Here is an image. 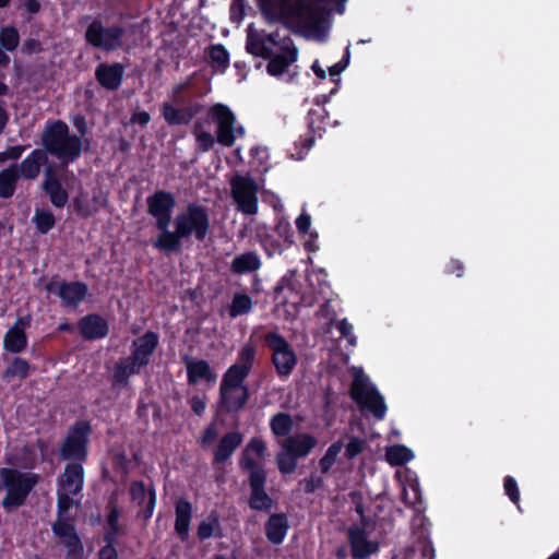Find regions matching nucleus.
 <instances>
[{
  "label": "nucleus",
  "instance_id": "nucleus-55",
  "mask_svg": "<svg viewBox=\"0 0 559 559\" xmlns=\"http://www.w3.org/2000/svg\"><path fill=\"white\" fill-rule=\"evenodd\" d=\"M503 488L509 499L514 504H518L520 502V490L515 478L510 475L506 476L503 479Z\"/></svg>",
  "mask_w": 559,
  "mask_h": 559
},
{
  "label": "nucleus",
  "instance_id": "nucleus-14",
  "mask_svg": "<svg viewBox=\"0 0 559 559\" xmlns=\"http://www.w3.org/2000/svg\"><path fill=\"white\" fill-rule=\"evenodd\" d=\"M147 212L155 219V226L159 233H165L171 222V213L176 206V198L171 192L157 190L147 200Z\"/></svg>",
  "mask_w": 559,
  "mask_h": 559
},
{
  "label": "nucleus",
  "instance_id": "nucleus-44",
  "mask_svg": "<svg viewBox=\"0 0 559 559\" xmlns=\"http://www.w3.org/2000/svg\"><path fill=\"white\" fill-rule=\"evenodd\" d=\"M38 233L48 234L56 225V217L50 210L36 209L32 218Z\"/></svg>",
  "mask_w": 559,
  "mask_h": 559
},
{
  "label": "nucleus",
  "instance_id": "nucleus-3",
  "mask_svg": "<svg viewBox=\"0 0 559 559\" xmlns=\"http://www.w3.org/2000/svg\"><path fill=\"white\" fill-rule=\"evenodd\" d=\"M40 144L46 155L50 154L57 157L60 167L64 169L81 156L83 150L88 151L91 140L81 139L71 133L68 124L63 120L57 119L46 122L40 134Z\"/></svg>",
  "mask_w": 559,
  "mask_h": 559
},
{
  "label": "nucleus",
  "instance_id": "nucleus-57",
  "mask_svg": "<svg viewBox=\"0 0 559 559\" xmlns=\"http://www.w3.org/2000/svg\"><path fill=\"white\" fill-rule=\"evenodd\" d=\"M71 495L72 493H68L67 491L58 493V499H57V513H58V518H57V520L66 519L64 514L72 507V503H73Z\"/></svg>",
  "mask_w": 559,
  "mask_h": 559
},
{
  "label": "nucleus",
  "instance_id": "nucleus-53",
  "mask_svg": "<svg viewBox=\"0 0 559 559\" xmlns=\"http://www.w3.org/2000/svg\"><path fill=\"white\" fill-rule=\"evenodd\" d=\"M188 404L193 414L202 416L207 405V396L204 392L197 393L188 399Z\"/></svg>",
  "mask_w": 559,
  "mask_h": 559
},
{
  "label": "nucleus",
  "instance_id": "nucleus-23",
  "mask_svg": "<svg viewBox=\"0 0 559 559\" xmlns=\"http://www.w3.org/2000/svg\"><path fill=\"white\" fill-rule=\"evenodd\" d=\"M78 329L81 336L86 341L100 340L109 333L107 320L98 313H88L80 318Z\"/></svg>",
  "mask_w": 559,
  "mask_h": 559
},
{
  "label": "nucleus",
  "instance_id": "nucleus-15",
  "mask_svg": "<svg viewBox=\"0 0 559 559\" xmlns=\"http://www.w3.org/2000/svg\"><path fill=\"white\" fill-rule=\"evenodd\" d=\"M329 112L325 108L309 109L307 114V133L299 138L296 148L301 147L297 153V159H302L304 155L313 146L316 138H321L325 132L326 119Z\"/></svg>",
  "mask_w": 559,
  "mask_h": 559
},
{
  "label": "nucleus",
  "instance_id": "nucleus-19",
  "mask_svg": "<svg viewBox=\"0 0 559 559\" xmlns=\"http://www.w3.org/2000/svg\"><path fill=\"white\" fill-rule=\"evenodd\" d=\"M181 362L186 367L187 381L189 385H197L200 382L214 384L217 373L205 359H193L189 355L181 356Z\"/></svg>",
  "mask_w": 559,
  "mask_h": 559
},
{
  "label": "nucleus",
  "instance_id": "nucleus-54",
  "mask_svg": "<svg viewBox=\"0 0 559 559\" xmlns=\"http://www.w3.org/2000/svg\"><path fill=\"white\" fill-rule=\"evenodd\" d=\"M366 441L358 437H350L345 447V456L347 460H353L365 450Z\"/></svg>",
  "mask_w": 559,
  "mask_h": 559
},
{
  "label": "nucleus",
  "instance_id": "nucleus-48",
  "mask_svg": "<svg viewBox=\"0 0 559 559\" xmlns=\"http://www.w3.org/2000/svg\"><path fill=\"white\" fill-rule=\"evenodd\" d=\"M198 151L206 153L213 148L216 139L209 132L202 130V123L197 121L193 128Z\"/></svg>",
  "mask_w": 559,
  "mask_h": 559
},
{
  "label": "nucleus",
  "instance_id": "nucleus-49",
  "mask_svg": "<svg viewBox=\"0 0 559 559\" xmlns=\"http://www.w3.org/2000/svg\"><path fill=\"white\" fill-rule=\"evenodd\" d=\"M272 231L287 245V248L292 247L293 230L290 223L284 216H277L275 219V227Z\"/></svg>",
  "mask_w": 559,
  "mask_h": 559
},
{
  "label": "nucleus",
  "instance_id": "nucleus-26",
  "mask_svg": "<svg viewBox=\"0 0 559 559\" xmlns=\"http://www.w3.org/2000/svg\"><path fill=\"white\" fill-rule=\"evenodd\" d=\"M242 441L243 436L239 431L234 430L224 433L213 451V465L226 463L241 445Z\"/></svg>",
  "mask_w": 559,
  "mask_h": 559
},
{
  "label": "nucleus",
  "instance_id": "nucleus-64",
  "mask_svg": "<svg viewBox=\"0 0 559 559\" xmlns=\"http://www.w3.org/2000/svg\"><path fill=\"white\" fill-rule=\"evenodd\" d=\"M98 559H118V550L115 543H105L98 550Z\"/></svg>",
  "mask_w": 559,
  "mask_h": 559
},
{
  "label": "nucleus",
  "instance_id": "nucleus-12",
  "mask_svg": "<svg viewBox=\"0 0 559 559\" xmlns=\"http://www.w3.org/2000/svg\"><path fill=\"white\" fill-rule=\"evenodd\" d=\"M230 188L231 198L239 212L245 215L258 213L259 186L254 179L249 176L237 175L230 180Z\"/></svg>",
  "mask_w": 559,
  "mask_h": 559
},
{
  "label": "nucleus",
  "instance_id": "nucleus-47",
  "mask_svg": "<svg viewBox=\"0 0 559 559\" xmlns=\"http://www.w3.org/2000/svg\"><path fill=\"white\" fill-rule=\"evenodd\" d=\"M44 192L49 197L51 204L57 209H63L69 201V193L62 187L61 182L43 188Z\"/></svg>",
  "mask_w": 559,
  "mask_h": 559
},
{
  "label": "nucleus",
  "instance_id": "nucleus-25",
  "mask_svg": "<svg viewBox=\"0 0 559 559\" xmlns=\"http://www.w3.org/2000/svg\"><path fill=\"white\" fill-rule=\"evenodd\" d=\"M29 323V319L17 318L14 324L9 328L3 337V348L12 354L22 353L27 346V334L25 326Z\"/></svg>",
  "mask_w": 559,
  "mask_h": 559
},
{
  "label": "nucleus",
  "instance_id": "nucleus-62",
  "mask_svg": "<svg viewBox=\"0 0 559 559\" xmlns=\"http://www.w3.org/2000/svg\"><path fill=\"white\" fill-rule=\"evenodd\" d=\"M349 47H346L345 55L343 56V58L338 62L329 68V73L333 80L334 78L338 79L340 74L347 68L349 63Z\"/></svg>",
  "mask_w": 559,
  "mask_h": 559
},
{
  "label": "nucleus",
  "instance_id": "nucleus-11",
  "mask_svg": "<svg viewBox=\"0 0 559 559\" xmlns=\"http://www.w3.org/2000/svg\"><path fill=\"white\" fill-rule=\"evenodd\" d=\"M247 465L250 468V474H247L250 488L249 507L254 511L269 512L274 506V500L266 492V468H262L253 462H248Z\"/></svg>",
  "mask_w": 559,
  "mask_h": 559
},
{
  "label": "nucleus",
  "instance_id": "nucleus-42",
  "mask_svg": "<svg viewBox=\"0 0 559 559\" xmlns=\"http://www.w3.org/2000/svg\"><path fill=\"white\" fill-rule=\"evenodd\" d=\"M29 362L22 357H14L12 361L4 369L2 379L4 381H10L11 379L17 377L20 379H25L29 373Z\"/></svg>",
  "mask_w": 559,
  "mask_h": 559
},
{
  "label": "nucleus",
  "instance_id": "nucleus-51",
  "mask_svg": "<svg viewBox=\"0 0 559 559\" xmlns=\"http://www.w3.org/2000/svg\"><path fill=\"white\" fill-rule=\"evenodd\" d=\"M148 488L142 480H134L131 483L129 493L133 502L138 506H142L146 499Z\"/></svg>",
  "mask_w": 559,
  "mask_h": 559
},
{
  "label": "nucleus",
  "instance_id": "nucleus-30",
  "mask_svg": "<svg viewBox=\"0 0 559 559\" xmlns=\"http://www.w3.org/2000/svg\"><path fill=\"white\" fill-rule=\"evenodd\" d=\"M265 451L266 444L261 438H251L239 457L238 465L240 469L246 474H250V468H248L247 465L248 462H253L255 465L265 468V465L262 462Z\"/></svg>",
  "mask_w": 559,
  "mask_h": 559
},
{
  "label": "nucleus",
  "instance_id": "nucleus-37",
  "mask_svg": "<svg viewBox=\"0 0 559 559\" xmlns=\"http://www.w3.org/2000/svg\"><path fill=\"white\" fill-rule=\"evenodd\" d=\"M197 535L199 540L203 542L213 536L222 538L224 536L219 522V515L216 511H212L207 515V520L201 521L198 525Z\"/></svg>",
  "mask_w": 559,
  "mask_h": 559
},
{
  "label": "nucleus",
  "instance_id": "nucleus-22",
  "mask_svg": "<svg viewBox=\"0 0 559 559\" xmlns=\"http://www.w3.org/2000/svg\"><path fill=\"white\" fill-rule=\"evenodd\" d=\"M298 59V48L289 39V44L282 46L280 53L272 51V57L267 58L266 72L274 78L283 75L288 68Z\"/></svg>",
  "mask_w": 559,
  "mask_h": 559
},
{
  "label": "nucleus",
  "instance_id": "nucleus-27",
  "mask_svg": "<svg viewBox=\"0 0 559 559\" xmlns=\"http://www.w3.org/2000/svg\"><path fill=\"white\" fill-rule=\"evenodd\" d=\"M84 463L69 462L59 477L58 483L60 488L68 493L78 495L82 491L84 486Z\"/></svg>",
  "mask_w": 559,
  "mask_h": 559
},
{
  "label": "nucleus",
  "instance_id": "nucleus-13",
  "mask_svg": "<svg viewBox=\"0 0 559 559\" xmlns=\"http://www.w3.org/2000/svg\"><path fill=\"white\" fill-rule=\"evenodd\" d=\"M207 121L216 123V141L226 147L235 144L236 117L231 109L222 103L214 104L207 110Z\"/></svg>",
  "mask_w": 559,
  "mask_h": 559
},
{
  "label": "nucleus",
  "instance_id": "nucleus-8",
  "mask_svg": "<svg viewBox=\"0 0 559 559\" xmlns=\"http://www.w3.org/2000/svg\"><path fill=\"white\" fill-rule=\"evenodd\" d=\"M264 343L271 349V361L276 374L287 379L294 371L298 357L288 341L278 332H269L264 335Z\"/></svg>",
  "mask_w": 559,
  "mask_h": 559
},
{
  "label": "nucleus",
  "instance_id": "nucleus-31",
  "mask_svg": "<svg viewBox=\"0 0 559 559\" xmlns=\"http://www.w3.org/2000/svg\"><path fill=\"white\" fill-rule=\"evenodd\" d=\"M289 527V521L286 513H273L265 522V536L271 544L281 545L284 542Z\"/></svg>",
  "mask_w": 559,
  "mask_h": 559
},
{
  "label": "nucleus",
  "instance_id": "nucleus-36",
  "mask_svg": "<svg viewBox=\"0 0 559 559\" xmlns=\"http://www.w3.org/2000/svg\"><path fill=\"white\" fill-rule=\"evenodd\" d=\"M261 261L254 251H247L234 258L230 270L235 274H246L260 269Z\"/></svg>",
  "mask_w": 559,
  "mask_h": 559
},
{
  "label": "nucleus",
  "instance_id": "nucleus-41",
  "mask_svg": "<svg viewBox=\"0 0 559 559\" xmlns=\"http://www.w3.org/2000/svg\"><path fill=\"white\" fill-rule=\"evenodd\" d=\"M270 428L276 437H290L289 433L294 428V420L288 413L280 412L272 416Z\"/></svg>",
  "mask_w": 559,
  "mask_h": 559
},
{
  "label": "nucleus",
  "instance_id": "nucleus-56",
  "mask_svg": "<svg viewBox=\"0 0 559 559\" xmlns=\"http://www.w3.org/2000/svg\"><path fill=\"white\" fill-rule=\"evenodd\" d=\"M323 478L318 476L316 473H311L308 478H304L299 481V486L302 487L305 493H313L317 489L323 486Z\"/></svg>",
  "mask_w": 559,
  "mask_h": 559
},
{
  "label": "nucleus",
  "instance_id": "nucleus-34",
  "mask_svg": "<svg viewBox=\"0 0 559 559\" xmlns=\"http://www.w3.org/2000/svg\"><path fill=\"white\" fill-rule=\"evenodd\" d=\"M255 237L269 258L282 254L287 245L266 226L258 227Z\"/></svg>",
  "mask_w": 559,
  "mask_h": 559
},
{
  "label": "nucleus",
  "instance_id": "nucleus-10",
  "mask_svg": "<svg viewBox=\"0 0 559 559\" xmlns=\"http://www.w3.org/2000/svg\"><path fill=\"white\" fill-rule=\"evenodd\" d=\"M45 290L56 295L63 308L76 309L86 299L88 286L82 281L59 280L55 275L45 285Z\"/></svg>",
  "mask_w": 559,
  "mask_h": 559
},
{
  "label": "nucleus",
  "instance_id": "nucleus-58",
  "mask_svg": "<svg viewBox=\"0 0 559 559\" xmlns=\"http://www.w3.org/2000/svg\"><path fill=\"white\" fill-rule=\"evenodd\" d=\"M156 501H157L156 490H155L154 486L151 485L147 490V501H146L145 508L142 511V518L144 521H148L152 518L155 507H156Z\"/></svg>",
  "mask_w": 559,
  "mask_h": 559
},
{
  "label": "nucleus",
  "instance_id": "nucleus-35",
  "mask_svg": "<svg viewBox=\"0 0 559 559\" xmlns=\"http://www.w3.org/2000/svg\"><path fill=\"white\" fill-rule=\"evenodd\" d=\"M141 369L133 365L128 358L116 362L112 372V386L126 388L129 385V379L132 376L140 374Z\"/></svg>",
  "mask_w": 559,
  "mask_h": 559
},
{
  "label": "nucleus",
  "instance_id": "nucleus-18",
  "mask_svg": "<svg viewBox=\"0 0 559 559\" xmlns=\"http://www.w3.org/2000/svg\"><path fill=\"white\" fill-rule=\"evenodd\" d=\"M204 110V105L199 102H191L181 107H175L169 102L163 103L160 114L168 126H187L193 118Z\"/></svg>",
  "mask_w": 559,
  "mask_h": 559
},
{
  "label": "nucleus",
  "instance_id": "nucleus-2",
  "mask_svg": "<svg viewBox=\"0 0 559 559\" xmlns=\"http://www.w3.org/2000/svg\"><path fill=\"white\" fill-rule=\"evenodd\" d=\"M174 230L169 227L159 233L153 247L166 253H177L182 249V239L194 236L197 241H203L210 233L211 221L207 209L197 202L188 203L183 212L174 218Z\"/></svg>",
  "mask_w": 559,
  "mask_h": 559
},
{
  "label": "nucleus",
  "instance_id": "nucleus-1",
  "mask_svg": "<svg viewBox=\"0 0 559 559\" xmlns=\"http://www.w3.org/2000/svg\"><path fill=\"white\" fill-rule=\"evenodd\" d=\"M348 0H277V9L272 0H259V8L270 22H281L287 27L320 33L329 11L323 3H334L335 11L343 14Z\"/></svg>",
  "mask_w": 559,
  "mask_h": 559
},
{
  "label": "nucleus",
  "instance_id": "nucleus-39",
  "mask_svg": "<svg viewBox=\"0 0 559 559\" xmlns=\"http://www.w3.org/2000/svg\"><path fill=\"white\" fill-rule=\"evenodd\" d=\"M246 50L248 53L264 60L272 57L273 51L272 48L265 44V39L263 37L251 32V25L248 27Z\"/></svg>",
  "mask_w": 559,
  "mask_h": 559
},
{
  "label": "nucleus",
  "instance_id": "nucleus-60",
  "mask_svg": "<svg viewBox=\"0 0 559 559\" xmlns=\"http://www.w3.org/2000/svg\"><path fill=\"white\" fill-rule=\"evenodd\" d=\"M218 436L217 427L214 423L207 425L201 433L200 444L202 448H206L216 440Z\"/></svg>",
  "mask_w": 559,
  "mask_h": 559
},
{
  "label": "nucleus",
  "instance_id": "nucleus-16",
  "mask_svg": "<svg viewBox=\"0 0 559 559\" xmlns=\"http://www.w3.org/2000/svg\"><path fill=\"white\" fill-rule=\"evenodd\" d=\"M158 344V333L148 330L143 335L132 341L130 356L127 358L142 370L151 362V358L155 354Z\"/></svg>",
  "mask_w": 559,
  "mask_h": 559
},
{
  "label": "nucleus",
  "instance_id": "nucleus-21",
  "mask_svg": "<svg viewBox=\"0 0 559 559\" xmlns=\"http://www.w3.org/2000/svg\"><path fill=\"white\" fill-rule=\"evenodd\" d=\"M126 68L120 62H100L95 68V80L105 90L117 91L124 78Z\"/></svg>",
  "mask_w": 559,
  "mask_h": 559
},
{
  "label": "nucleus",
  "instance_id": "nucleus-61",
  "mask_svg": "<svg viewBox=\"0 0 559 559\" xmlns=\"http://www.w3.org/2000/svg\"><path fill=\"white\" fill-rule=\"evenodd\" d=\"M106 509L108 511L106 515V523H119L120 510L117 504V499L114 495L110 496Z\"/></svg>",
  "mask_w": 559,
  "mask_h": 559
},
{
  "label": "nucleus",
  "instance_id": "nucleus-43",
  "mask_svg": "<svg viewBox=\"0 0 559 559\" xmlns=\"http://www.w3.org/2000/svg\"><path fill=\"white\" fill-rule=\"evenodd\" d=\"M252 306L253 302L249 295L243 293H236L233 296L230 306L228 307V314L230 318H237L250 312Z\"/></svg>",
  "mask_w": 559,
  "mask_h": 559
},
{
  "label": "nucleus",
  "instance_id": "nucleus-40",
  "mask_svg": "<svg viewBox=\"0 0 559 559\" xmlns=\"http://www.w3.org/2000/svg\"><path fill=\"white\" fill-rule=\"evenodd\" d=\"M385 459L391 466H402L414 459V453L404 444H394L386 449Z\"/></svg>",
  "mask_w": 559,
  "mask_h": 559
},
{
  "label": "nucleus",
  "instance_id": "nucleus-5",
  "mask_svg": "<svg viewBox=\"0 0 559 559\" xmlns=\"http://www.w3.org/2000/svg\"><path fill=\"white\" fill-rule=\"evenodd\" d=\"M348 393L361 411L370 412L378 420L385 417L388 407L384 397L361 371L354 376Z\"/></svg>",
  "mask_w": 559,
  "mask_h": 559
},
{
  "label": "nucleus",
  "instance_id": "nucleus-59",
  "mask_svg": "<svg viewBox=\"0 0 559 559\" xmlns=\"http://www.w3.org/2000/svg\"><path fill=\"white\" fill-rule=\"evenodd\" d=\"M247 0H233L229 8V15L233 22H241L245 16Z\"/></svg>",
  "mask_w": 559,
  "mask_h": 559
},
{
  "label": "nucleus",
  "instance_id": "nucleus-9",
  "mask_svg": "<svg viewBox=\"0 0 559 559\" xmlns=\"http://www.w3.org/2000/svg\"><path fill=\"white\" fill-rule=\"evenodd\" d=\"M255 347L251 343L245 344L238 353L237 361L224 372L219 388L226 390H242L248 388L245 381L249 377L255 359Z\"/></svg>",
  "mask_w": 559,
  "mask_h": 559
},
{
  "label": "nucleus",
  "instance_id": "nucleus-17",
  "mask_svg": "<svg viewBox=\"0 0 559 559\" xmlns=\"http://www.w3.org/2000/svg\"><path fill=\"white\" fill-rule=\"evenodd\" d=\"M51 530L57 537L62 539V545L67 548L68 558L78 559L83 556L84 546L71 520H56L51 525Z\"/></svg>",
  "mask_w": 559,
  "mask_h": 559
},
{
  "label": "nucleus",
  "instance_id": "nucleus-32",
  "mask_svg": "<svg viewBox=\"0 0 559 559\" xmlns=\"http://www.w3.org/2000/svg\"><path fill=\"white\" fill-rule=\"evenodd\" d=\"M175 515V532L181 542H187L192 519L191 502L185 498H179L176 502Z\"/></svg>",
  "mask_w": 559,
  "mask_h": 559
},
{
  "label": "nucleus",
  "instance_id": "nucleus-52",
  "mask_svg": "<svg viewBox=\"0 0 559 559\" xmlns=\"http://www.w3.org/2000/svg\"><path fill=\"white\" fill-rule=\"evenodd\" d=\"M192 86V78H188L183 82L176 84L171 90V99L176 105H185L187 103L183 93Z\"/></svg>",
  "mask_w": 559,
  "mask_h": 559
},
{
  "label": "nucleus",
  "instance_id": "nucleus-33",
  "mask_svg": "<svg viewBox=\"0 0 559 559\" xmlns=\"http://www.w3.org/2000/svg\"><path fill=\"white\" fill-rule=\"evenodd\" d=\"M20 44V34L15 26L5 25L0 28V67L10 64V57L5 51H14Z\"/></svg>",
  "mask_w": 559,
  "mask_h": 559
},
{
  "label": "nucleus",
  "instance_id": "nucleus-24",
  "mask_svg": "<svg viewBox=\"0 0 559 559\" xmlns=\"http://www.w3.org/2000/svg\"><path fill=\"white\" fill-rule=\"evenodd\" d=\"M249 388H242V390H226L223 392V388L218 391V412L226 415L238 414L248 403L249 400Z\"/></svg>",
  "mask_w": 559,
  "mask_h": 559
},
{
  "label": "nucleus",
  "instance_id": "nucleus-63",
  "mask_svg": "<svg viewBox=\"0 0 559 559\" xmlns=\"http://www.w3.org/2000/svg\"><path fill=\"white\" fill-rule=\"evenodd\" d=\"M22 53L24 55H35L43 51V45L40 40L36 38H26L21 48Z\"/></svg>",
  "mask_w": 559,
  "mask_h": 559
},
{
  "label": "nucleus",
  "instance_id": "nucleus-7",
  "mask_svg": "<svg viewBox=\"0 0 559 559\" xmlns=\"http://www.w3.org/2000/svg\"><path fill=\"white\" fill-rule=\"evenodd\" d=\"M126 29L114 24L105 26L99 19L93 20L85 29L84 39L93 48L111 52L122 47Z\"/></svg>",
  "mask_w": 559,
  "mask_h": 559
},
{
  "label": "nucleus",
  "instance_id": "nucleus-4",
  "mask_svg": "<svg viewBox=\"0 0 559 559\" xmlns=\"http://www.w3.org/2000/svg\"><path fill=\"white\" fill-rule=\"evenodd\" d=\"M2 487L7 490L1 506L7 513H12L23 507L39 481V475L33 472H22L17 468H0Z\"/></svg>",
  "mask_w": 559,
  "mask_h": 559
},
{
  "label": "nucleus",
  "instance_id": "nucleus-28",
  "mask_svg": "<svg viewBox=\"0 0 559 559\" xmlns=\"http://www.w3.org/2000/svg\"><path fill=\"white\" fill-rule=\"evenodd\" d=\"M48 163V156L46 155V152L41 148H34L23 160L21 164H12L16 167L17 174H20V177L34 180L36 179L39 174L41 166L46 165Z\"/></svg>",
  "mask_w": 559,
  "mask_h": 559
},
{
  "label": "nucleus",
  "instance_id": "nucleus-45",
  "mask_svg": "<svg viewBox=\"0 0 559 559\" xmlns=\"http://www.w3.org/2000/svg\"><path fill=\"white\" fill-rule=\"evenodd\" d=\"M343 445L342 440H336L328 448L325 454L319 460V468L322 474H328L331 471L343 449Z\"/></svg>",
  "mask_w": 559,
  "mask_h": 559
},
{
  "label": "nucleus",
  "instance_id": "nucleus-20",
  "mask_svg": "<svg viewBox=\"0 0 559 559\" xmlns=\"http://www.w3.org/2000/svg\"><path fill=\"white\" fill-rule=\"evenodd\" d=\"M347 537L354 559H367L379 550L378 542L369 540L368 533L358 524L348 527Z\"/></svg>",
  "mask_w": 559,
  "mask_h": 559
},
{
  "label": "nucleus",
  "instance_id": "nucleus-38",
  "mask_svg": "<svg viewBox=\"0 0 559 559\" xmlns=\"http://www.w3.org/2000/svg\"><path fill=\"white\" fill-rule=\"evenodd\" d=\"M21 179L17 169L12 164L0 171V198L10 199L13 197L16 185Z\"/></svg>",
  "mask_w": 559,
  "mask_h": 559
},
{
  "label": "nucleus",
  "instance_id": "nucleus-46",
  "mask_svg": "<svg viewBox=\"0 0 559 559\" xmlns=\"http://www.w3.org/2000/svg\"><path fill=\"white\" fill-rule=\"evenodd\" d=\"M276 466L282 475L293 474L298 465V459L289 450H282L276 454Z\"/></svg>",
  "mask_w": 559,
  "mask_h": 559
},
{
  "label": "nucleus",
  "instance_id": "nucleus-50",
  "mask_svg": "<svg viewBox=\"0 0 559 559\" xmlns=\"http://www.w3.org/2000/svg\"><path fill=\"white\" fill-rule=\"evenodd\" d=\"M209 57L221 70H226L229 66V52L222 44L213 45Z\"/></svg>",
  "mask_w": 559,
  "mask_h": 559
},
{
  "label": "nucleus",
  "instance_id": "nucleus-6",
  "mask_svg": "<svg viewBox=\"0 0 559 559\" xmlns=\"http://www.w3.org/2000/svg\"><path fill=\"white\" fill-rule=\"evenodd\" d=\"M92 425L88 420H76L69 427L68 433L59 447L63 461L85 463L88 457V443Z\"/></svg>",
  "mask_w": 559,
  "mask_h": 559
},
{
  "label": "nucleus",
  "instance_id": "nucleus-29",
  "mask_svg": "<svg viewBox=\"0 0 559 559\" xmlns=\"http://www.w3.org/2000/svg\"><path fill=\"white\" fill-rule=\"evenodd\" d=\"M318 439L308 432H298L294 436L287 437L282 448L289 450L298 460L308 456L317 447Z\"/></svg>",
  "mask_w": 559,
  "mask_h": 559
}]
</instances>
